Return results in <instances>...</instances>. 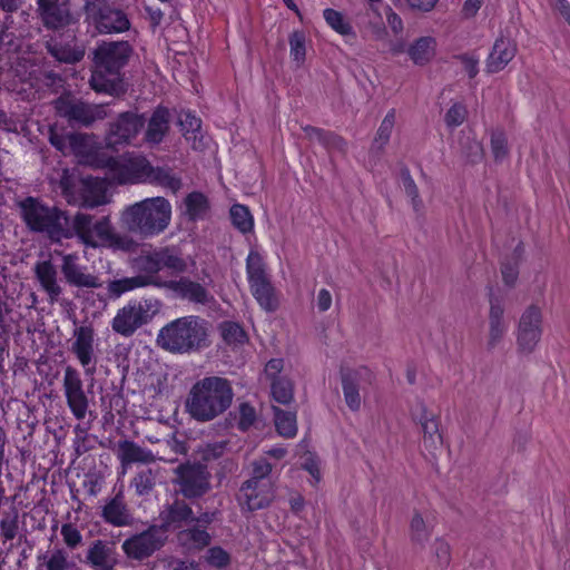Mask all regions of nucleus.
<instances>
[{
    "instance_id": "nucleus-38",
    "label": "nucleus",
    "mask_w": 570,
    "mask_h": 570,
    "mask_svg": "<svg viewBox=\"0 0 570 570\" xmlns=\"http://www.w3.org/2000/svg\"><path fill=\"white\" fill-rule=\"evenodd\" d=\"M436 41L432 37H420L407 49L411 60L417 66L426 65L434 56Z\"/></svg>"
},
{
    "instance_id": "nucleus-58",
    "label": "nucleus",
    "mask_w": 570,
    "mask_h": 570,
    "mask_svg": "<svg viewBox=\"0 0 570 570\" xmlns=\"http://www.w3.org/2000/svg\"><path fill=\"white\" fill-rule=\"evenodd\" d=\"M60 533L68 549L75 550L82 544V535L75 524L63 523Z\"/></svg>"
},
{
    "instance_id": "nucleus-53",
    "label": "nucleus",
    "mask_w": 570,
    "mask_h": 570,
    "mask_svg": "<svg viewBox=\"0 0 570 570\" xmlns=\"http://www.w3.org/2000/svg\"><path fill=\"white\" fill-rule=\"evenodd\" d=\"M156 484V478L151 469L138 472L131 481V485L138 495H148Z\"/></svg>"
},
{
    "instance_id": "nucleus-6",
    "label": "nucleus",
    "mask_w": 570,
    "mask_h": 570,
    "mask_svg": "<svg viewBox=\"0 0 570 570\" xmlns=\"http://www.w3.org/2000/svg\"><path fill=\"white\" fill-rule=\"evenodd\" d=\"M171 218V205L164 197L146 198L128 206L121 214V222L130 232L145 237L163 233Z\"/></svg>"
},
{
    "instance_id": "nucleus-13",
    "label": "nucleus",
    "mask_w": 570,
    "mask_h": 570,
    "mask_svg": "<svg viewBox=\"0 0 570 570\" xmlns=\"http://www.w3.org/2000/svg\"><path fill=\"white\" fill-rule=\"evenodd\" d=\"M79 26L57 31L46 40L47 52L61 63L73 65L81 61L86 53L82 41L77 37Z\"/></svg>"
},
{
    "instance_id": "nucleus-28",
    "label": "nucleus",
    "mask_w": 570,
    "mask_h": 570,
    "mask_svg": "<svg viewBox=\"0 0 570 570\" xmlns=\"http://www.w3.org/2000/svg\"><path fill=\"white\" fill-rule=\"evenodd\" d=\"M164 285L165 288L175 292L180 298L193 303L207 304L210 298L208 291L202 284L187 277H181L178 281H168Z\"/></svg>"
},
{
    "instance_id": "nucleus-33",
    "label": "nucleus",
    "mask_w": 570,
    "mask_h": 570,
    "mask_svg": "<svg viewBox=\"0 0 570 570\" xmlns=\"http://www.w3.org/2000/svg\"><path fill=\"white\" fill-rule=\"evenodd\" d=\"M340 375L346 405L353 412L358 411L361 407L360 374L351 368H341Z\"/></svg>"
},
{
    "instance_id": "nucleus-64",
    "label": "nucleus",
    "mask_w": 570,
    "mask_h": 570,
    "mask_svg": "<svg viewBox=\"0 0 570 570\" xmlns=\"http://www.w3.org/2000/svg\"><path fill=\"white\" fill-rule=\"evenodd\" d=\"M303 131L309 139H315L323 145H326L332 137V132L311 125L303 127Z\"/></svg>"
},
{
    "instance_id": "nucleus-49",
    "label": "nucleus",
    "mask_w": 570,
    "mask_h": 570,
    "mask_svg": "<svg viewBox=\"0 0 570 570\" xmlns=\"http://www.w3.org/2000/svg\"><path fill=\"white\" fill-rule=\"evenodd\" d=\"M273 399L281 404H289L294 397V385L287 377H281L271 383Z\"/></svg>"
},
{
    "instance_id": "nucleus-56",
    "label": "nucleus",
    "mask_w": 570,
    "mask_h": 570,
    "mask_svg": "<svg viewBox=\"0 0 570 570\" xmlns=\"http://www.w3.org/2000/svg\"><path fill=\"white\" fill-rule=\"evenodd\" d=\"M179 125L181 126L183 134L187 139L191 137L196 138V132H198L202 127V119L193 111L187 110L181 112L179 117Z\"/></svg>"
},
{
    "instance_id": "nucleus-22",
    "label": "nucleus",
    "mask_w": 570,
    "mask_h": 570,
    "mask_svg": "<svg viewBox=\"0 0 570 570\" xmlns=\"http://www.w3.org/2000/svg\"><path fill=\"white\" fill-rule=\"evenodd\" d=\"M62 261L61 273L70 285L86 288H99L102 286L97 276L86 273L87 268L78 264V256L76 254L65 255Z\"/></svg>"
},
{
    "instance_id": "nucleus-12",
    "label": "nucleus",
    "mask_w": 570,
    "mask_h": 570,
    "mask_svg": "<svg viewBox=\"0 0 570 570\" xmlns=\"http://www.w3.org/2000/svg\"><path fill=\"white\" fill-rule=\"evenodd\" d=\"M38 18L46 30L53 32L79 26V14L70 0H36Z\"/></svg>"
},
{
    "instance_id": "nucleus-46",
    "label": "nucleus",
    "mask_w": 570,
    "mask_h": 570,
    "mask_svg": "<svg viewBox=\"0 0 570 570\" xmlns=\"http://www.w3.org/2000/svg\"><path fill=\"white\" fill-rule=\"evenodd\" d=\"M432 530L426 525L422 515L414 512L410 522V539L412 543L423 548L431 537Z\"/></svg>"
},
{
    "instance_id": "nucleus-9",
    "label": "nucleus",
    "mask_w": 570,
    "mask_h": 570,
    "mask_svg": "<svg viewBox=\"0 0 570 570\" xmlns=\"http://www.w3.org/2000/svg\"><path fill=\"white\" fill-rule=\"evenodd\" d=\"M131 268L139 277H150L149 285L164 287L163 281L157 274L166 269L170 275L180 274L187 271V262L174 252H141L130 262Z\"/></svg>"
},
{
    "instance_id": "nucleus-40",
    "label": "nucleus",
    "mask_w": 570,
    "mask_h": 570,
    "mask_svg": "<svg viewBox=\"0 0 570 570\" xmlns=\"http://www.w3.org/2000/svg\"><path fill=\"white\" fill-rule=\"evenodd\" d=\"M153 282L150 277H139L138 275L132 277H124L120 279L110 281L108 283V294L111 298H118L124 293L132 291L138 287L148 286Z\"/></svg>"
},
{
    "instance_id": "nucleus-60",
    "label": "nucleus",
    "mask_w": 570,
    "mask_h": 570,
    "mask_svg": "<svg viewBox=\"0 0 570 570\" xmlns=\"http://www.w3.org/2000/svg\"><path fill=\"white\" fill-rule=\"evenodd\" d=\"M455 59L462 63L463 69L468 73L470 79H473L478 76L480 56L476 53V51L456 55Z\"/></svg>"
},
{
    "instance_id": "nucleus-59",
    "label": "nucleus",
    "mask_w": 570,
    "mask_h": 570,
    "mask_svg": "<svg viewBox=\"0 0 570 570\" xmlns=\"http://www.w3.org/2000/svg\"><path fill=\"white\" fill-rule=\"evenodd\" d=\"M49 142L57 150L66 155L68 153L69 132H66L63 128H59L57 125L50 126Z\"/></svg>"
},
{
    "instance_id": "nucleus-2",
    "label": "nucleus",
    "mask_w": 570,
    "mask_h": 570,
    "mask_svg": "<svg viewBox=\"0 0 570 570\" xmlns=\"http://www.w3.org/2000/svg\"><path fill=\"white\" fill-rule=\"evenodd\" d=\"M234 391L230 382L220 376H206L189 390L185 410L191 419L205 423L225 413L232 405Z\"/></svg>"
},
{
    "instance_id": "nucleus-19",
    "label": "nucleus",
    "mask_w": 570,
    "mask_h": 570,
    "mask_svg": "<svg viewBox=\"0 0 570 570\" xmlns=\"http://www.w3.org/2000/svg\"><path fill=\"white\" fill-rule=\"evenodd\" d=\"M75 341L70 351L76 355L87 376H94L97 371V357L94 342L95 331L91 326H79L73 330Z\"/></svg>"
},
{
    "instance_id": "nucleus-3",
    "label": "nucleus",
    "mask_w": 570,
    "mask_h": 570,
    "mask_svg": "<svg viewBox=\"0 0 570 570\" xmlns=\"http://www.w3.org/2000/svg\"><path fill=\"white\" fill-rule=\"evenodd\" d=\"M156 344L173 354L198 353L210 346V324L198 315L178 317L164 325Z\"/></svg>"
},
{
    "instance_id": "nucleus-61",
    "label": "nucleus",
    "mask_w": 570,
    "mask_h": 570,
    "mask_svg": "<svg viewBox=\"0 0 570 570\" xmlns=\"http://www.w3.org/2000/svg\"><path fill=\"white\" fill-rule=\"evenodd\" d=\"M433 550L438 566L441 569L448 568L451 563L450 544L445 540L438 538L433 543Z\"/></svg>"
},
{
    "instance_id": "nucleus-10",
    "label": "nucleus",
    "mask_w": 570,
    "mask_h": 570,
    "mask_svg": "<svg viewBox=\"0 0 570 570\" xmlns=\"http://www.w3.org/2000/svg\"><path fill=\"white\" fill-rule=\"evenodd\" d=\"M57 115L69 125L89 128L97 120L108 117V105L89 104L70 92L61 94L53 102Z\"/></svg>"
},
{
    "instance_id": "nucleus-16",
    "label": "nucleus",
    "mask_w": 570,
    "mask_h": 570,
    "mask_svg": "<svg viewBox=\"0 0 570 570\" xmlns=\"http://www.w3.org/2000/svg\"><path fill=\"white\" fill-rule=\"evenodd\" d=\"M190 501L175 495L171 502L166 503L159 513L160 523L157 524L166 534L168 531H179L193 523L195 519Z\"/></svg>"
},
{
    "instance_id": "nucleus-50",
    "label": "nucleus",
    "mask_w": 570,
    "mask_h": 570,
    "mask_svg": "<svg viewBox=\"0 0 570 570\" xmlns=\"http://www.w3.org/2000/svg\"><path fill=\"white\" fill-rule=\"evenodd\" d=\"M289 53L293 61L298 66L304 63L306 58V36L304 31L295 30L289 35Z\"/></svg>"
},
{
    "instance_id": "nucleus-23",
    "label": "nucleus",
    "mask_w": 570,
    "mask_h": 570,
    "mask_svg": "<svg viewBox=\"0 0 570 570\" xmlns=\"http://www.w3.org/2000/svg\"><path fill=\"white\" fill-rule=\"evenodd\" d=\"M489 337L488 350H493L507 333L508 325L504 321V307L501 298L493 294L492 288L489 289Z\"/></svg>"
},
{
    "instance_id": "nucleus-63",
    "label": "nucleus",
    "mask_w": 570,
    "mask_h": 570,
    "mask_svg": "<svg viewBox=\"0 0 570 570\" xmlns=\"http://www.w3.org/2000/svg\"><path fill=\"white\" fill-rule=\"evenodd\" d=\"M256 420V411L249 403H242L239 405V421L238 428L242 431H247Z\"/></svg>"
},
{
    "instance_id": "nucleus-17",
    "label": "nucleus",
    "mask_w": 570,
    "mask_h": 570,
    "mask_svg": "<svg viewBox=\"0 0 570 570\" xmlns=\"http://www.w3.org/2000/svg\"><path fill=\"white\" fill-rule=\"evenodd\" d=\"M62 386L67 405L72 415L77 420H83L89 407V400L83 390L80 373L76 367L66 366Z\"/></svg>"
},
{
    "instance_id": "nucleus-24",
    "label": "nucleus",
    "mask_w": 570,
    "mask_h": 570,
    "mask_svg": "<svg viewBox=\"0 0 570 570\" xmlns=\"http://www.w3.org/2000/svg\"><path fill=\"white\" fill-rule=\"evenodd\" d=\"M178 546L186 552H200L212 543V534L203 527L191 523L176 533Z\"/></svg>"
},
{
    "instance_id": "nucleus-8",
    "label": "nucleus",
    "mask_w": 570,
    "mask_h": 570,
    "mask_svg": "<svg viewBox=\"0 0 570 570\" xmlns=\"http://www.w3.org/2000/svg\"><path fill=\"white\" fill-rule=\"evenodd\" d=\"M174 494L195 502L212 490V474L206 464L200 462H184L174 470Z\"/></svg>"
},
{
    "instance_id": "nucleus-18",
    "label": "nucleus",
    "mask_w": 570,
    "mask_h": 570,
    "mask_svg": "<svg viewBox=\"0 0 570 570\" xmlns=\"http://www.w3.org/2000/svg\"><path fill=\"white\" fill-rule=\"evenodd\" d=\"M542 315L539 307L531 305L521 315L518 326V347L530 354L534 351L542 334Z\"/></svg>"
},
{
    "instance_id": "nucleus-44",
    "label": "nucleus",
    "mask_w": 570,
    "mask_h": 570,
    "mask_svg": "<svg viewBox=\"0 0 570 570\" xmlns=\"http://www.w3.org/2000/svg\"><path fill=\"white\" fill-rule=\"evenodd\" d=\"M204 562L216 570H226L232 564V554L220 546L208 547L203 556Z\"/></svg>"
},
{
    "instance_id": "nucleus-25",
    "label": "nucleus",
    "mask_w": 570,
    "mask_h": 570,
    "mask_svg": "<svg viewBox=\"0 0 570 570\" xmlns=\"http://www.w3.org/2000/svg\"><path fill=\"white\" fill-rule=\"evenodd\" d=\"M517 53L515 43L504 37L495 39L492 50L487 58L485 70L488 73H497L503 70Z\"/></svg>"
},
{
    "instance_id": "nucleus-27",
    "label": "nucleus",
    "mask_w": 570,
    "mask_h": 570,
    "mask_svg": "<svg viewBox=\"0 0 570 570\" xmlns=\"http://www.w3.org/2000/svg\"><path fill=\"white\" fill-rule=\"evenodd\" d=\"M169 109L163 105H158L148 119L145 140L151 145L160 144L169 131Z\"/></svg>"
},
{
    "instance_id": "nucleus-32",
    "label": "nucleus",
    "mask_w": 570,
    "mask_h": 570,
    "mask_svg": "<svg viewBox=\"0 0 570 570\" xmlns=\"http://www.w3.org/2000/svg\"><path fill=\"white\" fill-rule=\"evenodd\" d=\"M117 456L122 465H129L132 463L149 464L156 461V456L150 450L141 448L130 440H120L118 442Z\"/></svg>"
},
{
    "instance_id": "nucleus-11",
    "label": "nucleus",
    "mask_w": 570,
    "mask_h": 570,
    "mask_svg": "<svg viewBox=\"0 0 570 570\" xmlns=\"http://www.w3.org/2000/svg\"><path fill=\"white\" fill-rule=\"evenodd\" d=\"M83 11L86 21L99 35L122 33L131 27L128 14L122 9L108 3V0H85Z\"/></svg>"
},
{
    "instance_id": "nucleus-57",
    "label": "nucleus",
    "mask_w": 570,
    "mask_h": 570,
    "mask_svg": "<svg viewBox=\"0 0 570 570\" xmlns=\"http://www.w3.org/2000/svg\"><path fill=\"white\" fill-rule=\"evenodd\" d=\"M491 151L495 161H501L508 156V138L504 131L494 130L491 134Z\"/></svg>"
},
{
    "instance_id": "nucleus-7",
    "label": "nucleus",
    "mask_w": 570,
    "mask_h": 570,
    "mask_svg": "<svg viewBox=\"0 0 570 570\" xmlns=\"http://www.w3.org/2000/svg\"><path fill=\"white\" fill-rule=\"evenodd\" d=\"M163 303L158 298L130 301L119 308L111 321V328L124 337L132 336L138 328L147 325L160 312Z\"/></svg>"
},
{
    "instance_id": "nucleus-62",
    "label": "nucleus",
    "mask_w": 570,
    "mask_h": 570,
    "mask_svg": "<svg viewBox=\"0 0 570 570\" xmlns=\"http://www.w3.org/2000/svg\"><path fill=\"white\" fill-rule=\"evenodd\" d=\"M272 464L265 458H259L253 462V475L248 481H256V483H263L272 472Z\"/></svg>"
},
{
    "instance_id": "nucleus-4",
    "label": "nucleus",
    "mask_w": 570,
    "mask_h": 570,
    "mask_svg": "<svg viewBox=\"0 0 570 570\" xmlns=\"http://www.w3.org/2000/svg\"><path fill=\"white\" fill-rule=\"evenodd\" d=\"M70 238L77 237L86 247L108 249H136L137 244L128 236L118 233L109 216L95 218L77 213L71 219Z\"/></svg>"
},
{
    "instance_id": "nucleus-45",
    "label": "nucleus",
    "mask_w": 570,
    "mask_h": 570,
    "mask_svg": "<svg viewBox=\"0 0 570 570\" xmlns=\"http://www.w3.org/2000/svg\"><path fill=\"white\" fill-rule=\"evenodd\" d=\"M219 331L224 342L228 345H242L248 341L247 333L237 322L224 321L219 325Z\"/></svg>"
},
{
    "instance_id": "nucleus-48",
    "label": "nucleus",
    "mask_w": 570,
    "mask_h": 570,
    "mask_svg": "<svg viewBox=\"0 0 570 570\" xmlns=\"http://www.w3.org/2000/svg\"><path fill=\"white\" fill-rule=\"evenodd\" d=\"M246 269L248 275V283H254L268 278L266 272V265L259 254V252H249L246 259Z\"/></svg>"
},
{
    "instance_id": "nucleus-42",
    "label": "nucleus",
    "mask_w": 570,
    "mask_h": 570,
    "mask_svg": "<svg viewBox=\"0 0 570 570\" xmlns=\"http://www.w3.org/2000/svg\"><path fill=\"white\" fill-rule=\"evenodd\" d=\"M233 226L242 234H247L254 228V217L249 208L242 204H234L229 209Z\"/></svg>"
},
{
    "instance_id": "nucleus-39",
    "label": "nucleus",
    "mask_w": 570,
    "mask_h": 570,
    "mask_svg": "<svg viewBox=\"0 0 570 570\" xmlns=\"http://www.w3.org/2000/svg\"><path fill=\"white\" fill-rule=\"evenodd\" d=\"M323 18L326 24L340 36L356 39V32L351 21L341 11L326 8L323 10Z\"/></svg>"
},
{
    "instance_id": "nucleus-55",
    "label": "nucleus",
    "mask_w": 570,
    "mask_h": 570,
    "mask_svg": "<svg viewBox=\"0 0 570 570\" xmlns=\"http://www.w3.org/2000/svg\"><path fill=\"white\" fill-rule=\"evenodd\" d=\"M395 109H390L377 129L374 142L380 144V147L385 146L390 140L395 124Z\"/></svg>"
},
{
    "instance_id": "nucleus-26",
    "label": "nucleus",
    "mask_w": 570,
    "mask_h": 570,
    "mask_svg": "<svg viewBox=\"0 0 570 570\" xmlns=\"http://www.w3.org/2000/svg\"><path fill=\"white\" fill-rule=\"evenodd\" d=\"M240 499L248 511H256L269 505L273 500L271 487L256 481H245L240 487Z\"/></svg>"
},
{
    "instance_id": "nucleus-15",
    "label": "nucleus",
    "mask_w": 570,
    "mask_h": 570,
    "mask_svg": "<svg viewBox=\"0 0 570 570\" xmlns=\"http://www.w3.org/2000/svg\"><path fill=\"white\" fill-rule=\"evenodd\" d=\"M145 124L146 119L144 115L131 110L120 112L117 118L109 124L106 136L107 145L117 149L119 146L131 144L145 127Z\"/></svg>"
},
{
    "instance_id": "nucleus-52",
    "label": "nucleus",
    "mask_w": 570,
    "mask_h": 570,
    "mask_svg": "<svg viewBox=\"0 0 570 570\" xmlns=\"http://www.w3.org/2000/svg\"><path fill=\"white\" fill-rule=\"evenodd\" d=\"M19 530V511L12 507L10 511L4 512L0 521V532L6 540H13Z\"/></svg>"
},
{
    "instance_id": "nucleus-29",
    "label": "nucleus",
    "mask_w": 570,
    "mask_h": 570,
    "mask_svg": "<svg viewBox=\"0 0 570 570\" xmlns=\"http://www.w3.org/2000/svg\"><path fill=\"white\" fill-rule=\"evenodd\" d=\"M114 549L105 540H95L86 554L83 562L95 570H114L116 560L114 559Z\"/></svg>"
},
{
    "instance_id": "nucleus-35",
    "label": "nucleus",
    "mask_w": 570,
    "mask_h": 570,
    "mask_svg": "<svg viewBox=\"0 0 570 570\" xmlns=\"http://www.w3.org/2000/svg\"><path fill=\"white\" fill-rule=\"evenodd\" d=\"M82 180L83 178H79L73 170L63 168L57 183H55V187L60 190L61 196L68 204L76 205Z\"/></svg>"
},
{
    "instance_id": "nucleus-54",
    "label": "nucleus",
    "mask_w": 570,
    "mask_h": 570,
    "mask_svg": "<svg viewBox=\"0 0 570 570\" xmlns=\"http://www.w3.org/2000/svg\"><path fill=\"white\" fill-rule=\"evenodd\" d=\"M468 117V109L462 102H454L444 115V122L448 128L454 129L461 126Z\"/></svg>"
},
{
    "instance_id": "nucleus-41",
    "label": "nucleus",
    "mask_w": 570,
    "mask_h": 570,
    "mask_svg": "<svg viewBox=\"0 0 570 570\" xmlns=\"http://www.w3.org/2000/svg\"><path fill=\"white\" fill-rule=\"evenodd\" d=\"M276 431L284 438H294L297 433L296 413L273 407Z\"/></svg>"
},
{
    "instance_id": "nucleus-5",
    "label": "nucleus",
    "mask_w": 570,
    "mask_h": 570,
    "mask_svg": "<svg viewBox=\"0 0 570 570\" xmlns=\"http://www.w3.org/2000/svg\"><path fill=\"white\" fill-rule=\"evenodd\" d=\"M20 212L31 232L45 234L53 243L70 239L72 217L66 210L45 205L35 197H27L20 203Z\"/></svg>"
},
{
    "instance_id": "nucleus-1",
    "label": "nucleus",
    "mask_w": 570,
    "mask_h": 570,
    "mask_svg": "<svg viewBox=\"0 0 570 570\" xmlns=\"http://www.w3.org/2000/svg\"><path fill=\"white\" fill-rule=\"evenodd\" d=\"M134 48L126 40L102 41L94 51V70L90 86L96 92L118 94L122 83V70L128 65Z\"/></svg>"
},
{
    "instance_id": "nucleus-21",
    "label": "nucleus",
    "mask_w": 570,
    "mask_h": 570,
    "mask_svg": "<svg viewBox=\"0 0 570 570\" xmlns=\"http://www.w3.org/2000/svg\"><path fill=\"white\" fill-rule=\"evenodd\" d=\"M132 168L144 177L145 181L160 186L173 194H176L181 188V178L175 174L169 167H155L146 158L136 159L132 163Z\"/></svg>"
},
{
    "instance_id": "nucleus-36",
    "label": "nucleus",
    "mask_w": 570,
    "mask_h": 570,
    "mask_svg": "<svg viewBox=\"0 0 570 570\" xmlns=\"http://www.w3.org/2000/svg\"><path fill=\"white\" fill-rule=\"evenodd\" d=\"M104 520L115 527H124L129 522V513L121 492L117 493L102 509Z\"/></svg>"
},
{
    "instance_id": "nucleus-30",
    "label": "nucleus",
    "mask_w": 570,
    "mask_h": 570,
    "mask_svg": "<svg viewBox=\"0 0 570 570\" xmlns=\"http://www.w3.org/2000/svg\"><path fill=\"white\" fill-rule=\"evenodd\" d=\"M79 194L76 205L94 208L106 203V187L98 178H83Z\"/></svg>"
},
{
    "instance_id": "nucleus-37",
    "label": "nucleus",
    "mask_w": 570,
    "mask_h": 570,
    "mask_svg": "<svg viewBox=\"0 0 570 570\" xmlns=\"http://www.w3.org/2000/svg\"><path fill=\"white\" fill-rule=\"evenodd\" d=\"M184 214L191 222L204 219L210 209L208 197L202 191L187 194L184 198Z\"/></svg>"
},
{
    "instance_id": "nucleus-34",
    "label": "nucleus",
    "mask_w": 570,
    "mask_h": 570,
    "mask_svg": "<svg viewBox=\"0 0 570 570\" xmlns=\"http://www.w3.org/2000/svg\"><path fill=\"white\" fill-rule=\"evenodd\" d=\"M249 287L253 296L263 309L275 312L278 308L279 301L269 277L250 283Z\"/></svg>"
},
{
    "instance_id": "nucleus-31",
    "label": "nucleus",
    "mask_w": 570,
    "mask_h": 570,
    "mask_svg": "<svg viewBox=\"0 0 570 570\" xmlns=\"http://www.w3.org/2000/svg\"><path fill=\"white\" fill-rule=\"evenodd\" d=\"M35 274L41 287L48 294L50 302L58 301L62 288L57 282V269L51 262L49 259L38 262L35 266Z\"/></svg>"
},
{
    "instance_id": "nucleus-20",
    "label": "nucleus",
    "mask_w": 570,
    "mask_h": 570,
    "mask_svg": "<svg viewBox=\"0 0 570 570\" xmlns=\"http://www.w3.org/2000/svg\"><path fill=\"white\" fill-rule=\"evenodd\" d=\"M68 153L99 168H114L117 164L114 156L106 155L90 145L89 136L82 132H69Z\"/></svg>"
},
{
    "instance_id": "nucleus-51",
    "label": "nucleus",
    "mask_w": 570,
    "mask_h": 570,
    "mask_svg": "<svg viewBox=\"0 0 570 570\" xmlns=\"http://www.w3.org/2000/svg\"><path fill=\"white\" fill-rule=\"evenodd\" d=\"M419 422L421 424L423 431L424 441H431L434 443V436L441 440V435L439 434V420L435 415L428 412V409L424 404L421 405V415L419 417Z\"/></svg>"
},
{
    "instance_id": "nucleus-47",
    "label": "nucleus",
    "mask_w": 570,
    "mask_h": 570,
    "mask_svg": "<svg viewBox=\"0 0 570 570\" xmlns=\"http://www.w3.org/2000/svg\"><path fill=\"white\" fill-rule=\"evenodd\" d=\"M38 559L42 560L47 570H71L75 567V563L68 560V552L62 548H57Z\"/></svg>"
},
{
    "instance_id": "nucleus-43",
    "label": "nucleus",
    "mask_w": 570,
    "mask_h": 570,
    "mask_svg": "<svg viewBox=\"0 0 570 570\" xmlns=\"http://www.w3.org/2000/svg\"><path fill=\"white\" fill-rule=\"evenodd\" d=\"M519 252H509L500 258L501 274L503 282L507 286H514L519 276V264H520Z\"/></svg>"
},
{
    "instance_id": "nucleus-14",
    "label": "nucleus",
    "mask_w": 570,
    "mask_h": 570,
    "mask_svg": "<svg viewBox=\"0 0 570 570\" xmlns=\"http://www.w3.org/2000/svg\"><path fill=\"white\" fill-rule=\"evenodd\" d=\"M166 541L167 534L157 524H153L142 532L127 538L121 548L128 559L142 561L159 551Z\"/></svg>"
}]
</instances>
